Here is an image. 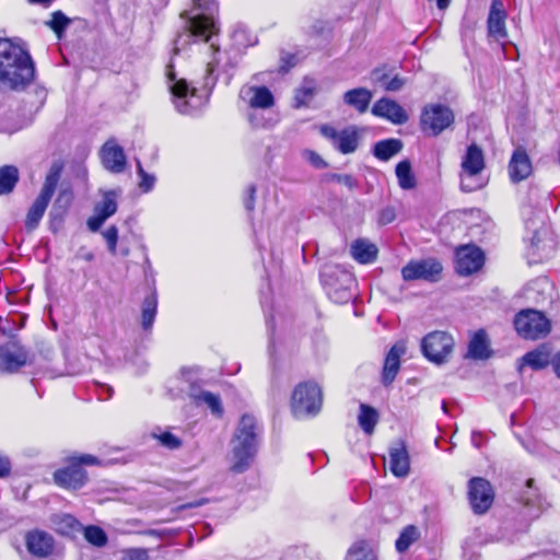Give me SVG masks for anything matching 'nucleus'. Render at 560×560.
<instances>
[{"mask_svg": "<svg viewBox=\"0 0 560 560\" xmlns=\"http://www.w3.org/2000/svg\"><path fill=\"white\" fill-rule=\"evenodd\" d=\"M34 75L35 68L28 52L9 39L0 38V89H23Z\"/></svg>", "mask_w": 560, "mask_h": 560, "instance_id": "f257e3e1", "label": "nucleus"}, {"mask_svg": "<svg viewBox=\"0 0 560 560\" xmlns=\"http://www.w3.org/2000/svg\"><path fill=\"white\" fill-rule=\"evenodd\" d=\"M258 428L256 419L244 415L235 429L231 440V466L234 474H242L248 469L257 451Z\"/></svg>", "mask_w": 560, "mask_h": 560, "instance_id": "f03ea898", "label": "nucleus"}, {"mask_svg": "<svg viewBox=\"0 0 560 560\" xmlns=\"http://www.w3.org/2000/svg\"><path fill=\"white\" fill-rule=\"evenodd\" d=\"M60 177L61 166L54 164L46 174L43 186L26 213L25 228L28 231H33L38 226L56 192Z\"/></svg>", "mask_w": 560, "mask_h": 560, "instance_id": "7ed1b4c3", "label": "nucleus"}, {"mask_svg": "<svg viewBox=\"0 0 560 560\" xmlns=\"http://www.w3.org/2000/svg\"><path fill=\"white\" fill-rule=\"evenodd\" d=\"M322 281L329 298L339 304L352 299L350 291L354 282L352 273L338 265H326L320 272Z\"/></svg>", "mask_w": 560, "mask_h": 560, "instance_id": "20e7f679", "label": "nucleus"}, {"mask_svg": "<svg viewBox=\"0 0 560 560\" xmlns=\"http://www.w3.org/2000/svg\"><path fill=\"white\" fill-rule=\"evenodd\" d=\"M182 18L187 19L185 23V31L178 34L174 40V54H178L180 49L185 48L190 43L191 38L209 42L215 33V25L212 18L205 13L188 15L187 12L182 14Z\"/></svg>", "mask_w": 560, "mask_h": 560, "instance_id": "39448f33", "label": "nucleus"}, {"mask_svg": "<svg viewBox=\"0 0 560 560\" xmlns=\"http://www.w3.org/2000/svg\"><path fill=\"white\" fill-rule=\"evenodd\" d=\"M323 404L320 387L312 382L300 384L292 395V410L295 417L315 416Z\"/></svg>", "mask_w": 560, "mask_h": 560, "instance_id": "423d86ee", "label": "nucleus"}, {"mask_svg": "<svg viewBox=\"0 0 560 560\" xmlns=\"http://www.w3.org/2000/svg\"><path fill=\"white\" fill-rule=\"evenodd\" d=\"M460 173V188L463 191L470 192L482 187V184L477 182L478 176L485 168V155L482 149L476 143H471L462 161Z\"/></svg>", "mask_w": 560, "mask_h": 560, "instance_id": "0eeeda50", "label": "nucleus"}, {"mask_svg": "<svg viewBox=\"0 0 560 560\" xmlns=\"http://www.w3.org/2000/svg\"><path fill=\"white\" fill-rule=\"evenodd\" d=\"M514 326L518 335L525 339H539L550 331V322L546 316L535 310L521 311L514 319Z\"/></svg>", "mask_w": 560, "mask_h": 560, "instance_id": "6e6552de", "label": "nucleus"}, {"mask_svg": "<svg viewBox=\"0 0 560 560\" xmlns=\"http://www.w3.org/2000/svg\"><path fill=\"white\" fill-rule=\"evenodd\" d=\"M421 128L430 136H439L454 122V114L441 104L427 105L421 113Z\"/></svg>", "mask_w": 560, "mask_h": 560, "instance_id": "1a4fd4ad", "label": "nucleus"}, {"mask_svg": "<svg viewBox=\"0 0 560 560\" xmlns=\"http://www.w3.org/2000/svg\"><path fill=\"white\" fill-rule=\"evenodd\" d=\"M454 347V340L445 331H433L422 339L423 354L434 363H442L451 354Z\"/></svg>", "mask_w": 560, "mask_h": 560, "instance_id": "9d476101", "label": "nucleus"}, {"mask_svg": "<svg viewBox=\"0 0 560 560\" xmlns=\"http://www.w3.org/2000/svg\"><path fill=\"white\" fill-rule=\"evenodd\" d=\"M319 132L342 154L353 153L358 149L359 132L355 126H349L342 130H337L335 127L325 124L319 127Z\"/></svg>", "mask_w": 560, "mask_h": 560, "instance_id": "9b49d317", "label": "nucleus"}, {"mask_svg": "<svg viewBox=\"0 0 560 560\" xmlns=\"http://www.w3.org/2000/svg\"><path fill=\"white\" fill-rule=\"evenodd\" d=\"M167 78L171 82L170 90L174 96V104L177 110L182 114H190L198 104L192 103L196 96V89L190 88L186 80L176 79L172 66H168Z\"/></svg>", "mask_w": 560, "mask_h": 560, "instance_id": "f8f14e48", "label": "nucleus"}, {"mask_svg": "<svg viewBox=\"0 0 560 560\" xmlns=\"http://www.w3.org/2000/svg\"><path fill=\"white\" fill-rule=\"evenodd\" d=\"M468 499L477 514L487 512L493 503L494 492L490 482L481 477H474L468 482Z\"/></svg>", "mask_w": 560, "mask_h": 560, "instance_id": "ddd939ff", "label": "nucleus"}, {"mask_svg": "<svg viewBox=\"0 0 560 560\" xmlns=\"http://www.w3.org/2000/svg\"><path fill=\"white\" fill-rule=\"evenodd\" d=\"M442 269L441 262L434 258L411 260L401 269V276L405 281L422 279L434 282Z\"/></svg>", "mask_w": 560, "mask_h": 560, "instance_id": "4468645a", "label": "nucleus"}, {"mask_svg": "<svg viewBox=\"0 0 560 560\" xmlns=\"http://www.w3.org/2000/svg\"><path fill=\"white\" fill-rule=\"evenodd\" d=\"M485 264L482 250L475 245H465L456 249L455 269L460 276H469L481 269Z\"/></svg>", "mask_w": 560, "mask_h": 560, "instance_id": "2eb2a0df", "label": "nucleus"}, {"mask_svg": "<svg viewBox=\"0 0 560 560\" xmlns=\"http://www.w3.org/2000/svg\"><path fill=\"white\" fill-rule=\"evenodd\" d=\"M27 351L15 341L8 342L0 347V372L15 373L26 365Z\"/></svg>", "mask_w": 560, "mask_h": 560, "instance_id": "dca6fc26", "label": "nucleus"}, {"mask_svg": "<svg viewBox=\"0 0 560 560\" xmlns=\"http://www.w3.org/2000/svg\"><path fill=\"white\" fill-rule=\"evenodd\" d=\"M26 547L34 560H59L54 556V539L45 532H31L26 536Z\"/></svg>", "mask_w": 560, "mask_h": 560, "instance_id": "f3484780", "label": "nucleus"}, {"mask_svg": "<svg viewBox=\"0 0 560 560\" xmlns=\"http://www.w3.org/2000/svg\"><path fill=\"white\" fill-rule=\"evenodd\" d=\"M54 481L65 489L77 490L88 481V474L80 465L69 460V465L54 472Z\"/></svg>", "mask_w": 560, "mask_h": 560, "instance_id": "a211bd4d", "label": "nucleus"}, {"mask_svg": "<svg viewBox=\"0 0 560 560\" xmlns=\"http://www.w3.org/2000/svg\"><path fill=\"white\" fill-rule=\"evenodd\" d=\"M240 98L250 108L266 109L275 104L273 95L266 86L244 85Z\"/></svg>", "mask_w": 560, "mask_h": 560, "instance_id": "6ab92c4d", "label": "nucleus"}, {"mask_svg": "<svg viewBox=\"0 0 560 560\" xmlns=\"http://www.w3.org/2000/svg\"><path fill=\"white\" fill-rule=\"evenodd\" d=\"M389 470L397 478H405L410 472V457L407 445L398 440L389 447Z\"/></svg>", "mask_w": 560, "mask_h": 560, "instance_id": "aec40b11", "label": "nucleus"}, {"mask_svg": "<svg viewBox=\"0 0 560 560\" xmlns=\"http://www.w3.org/2000/svg\"><path fill=\"white\" fill-rule=\"evenodd\" d=\"M506 11L502 0H492L487 20L488 34L495 40L505 39L508 31L505 25Z\"/></svg>", "mask_w": 560, "mask_h": 560, "instance_id": "412c9836", "label": "nucleus"}, {"mask_svg": "<svg viewBox=\"0 0 560 560\" xmlns=\"http://www.w3.org/2000/svg\"><path fill=\"white\" fill-rule=\"evenodd\" d=\"M101 159L104 167L112 173H122L126 168L124 149L114 140L106 141L101 149Z\"/></svg>", "mask_w": 560, "mask_h": 560, "instance_id": "4be33fe9", "label": "nucleus"}, {"mask_svg": "<svg viewBox=\"0 0 560 560\" xmlns=\"http://www.w3.org/2000/svg\"><path fill=\"white\" fill-rule=\"evenodd\" d=\"M508 168L512 183L525 180L532 174V161L524 148L518 147L514 150Z\"/></svg>", "mask_w": 560, "mask_h": 560, "instance_id": "5701e85b", "label": "nucleus"}, {"mask_svg": "<svg viewBox=\"0 0 560 560\" xmlns=\"http://www.w3.org/2000/svg\"><path fill=\"white\" fill-rule=\"evenodd\" d=\"M372 114L386 118L395 125H402L408 120L406 110L394 100L383 97L372 107Z\"/></svg>", "mask_w": 560, "mask_h": 560, "instance_id": "b1692460", "label": "nucleus"}, {"mask_svg": "<svg viewBox=\"0 0 560 560\" xmlns=\"http://www.w3.org/2000/svg\"><path fill=\"white\" fill-rule=\"evenodd\" d=\"M407 347L405 341L396 342L386 355L383 368V383L390 384L400 368V357L406 353Z\"/></svg>", "mask_w": 560, "mask_h": 560, "instance_id": "393cba45", "label": "nucleus"}, {"mask_svg": "<svg viewBox=\"0 0 560 560\" xmlns=\"http://www.w3.org/2000/svg\"><path fill=\"white\" fill-rule=\"evenodd\" d=\"M372 98V92L365 88L352 89L343 94V102L357 109L360 114L368 110Z\"/></svg>", "mask_w": 560, "mask_h": 560, "instance_id": "a878e982", "label": "nucleus"}, {"mask_svg": "<svg viewBox=\"0 0 560 560\" xmlns=\"http://www.w3.org/2000/svg\"><path fill=\"white\" fill-rule=\"evenodd\" d=\"M490 342L483 329L476 331L468 345V357L476 360H485L490 357Z\"/></svg>", "mask_w": 560, "mask_h": 560, "instance_id": "bb28decb", "label": "nucleus"}, {"mask_svg": "<svg viewBox=\"0 0 560 560\" xmlns=\"http://www.w3.org/2000/svg\"><path fill=\"white\" fill-rule=\"evenodd\" d=\"M351 255L360 264H370L376 259L377 247L365 240H357L351 245Z\"/></svg>", "mask_w": 560, "mask_h": 560, "instance_id": "cd10ccee", "label": "nucleus"}, {"mask_svg": "<svg viewBox=\"0 0 560 560\" xmlns=\"http://www.w3.org/2000/svg\"><path fill=\"white\" fill-rule=\"evenodd\" d=\"M158 312V295L156 292H151L144 298L141 305V326L144 330H150L154 323Z\"/></svg>", "mask_w": 560, "mask_h": 560, "instance_id": "c85d7f7f", "label": "nucleus"}, {"mask_svg": "<svg viewBox=\"0 0 560 560\" xmlns=\"http://www.w3.org/2000/svg\"><path fill=\"white\" fill-rule=\"evenodd\" d=\"M402 149V142L399 139H387L375 143L373 153L382 160L388 161L394 155L398 154Z\"/></svg>", "mask_w": 560, "mask_h": 560, "instance_id": "c756f323", "label": "nucleus"}, {"mask_svg": "<svg viewBox=\"0 0 560 560\" xmlns=\"http://www.w3.org/2000/svg\"><path fill=\"white\" fill-rule=\"evenodd\" d=\"M55 529L65 536L73 535L81 530V524L70 514H59L52 517Z\"/></svg>", "mask_w": 560, "mask_h": 560, "instance_id": "7c9ffc66", "label": "nucleus"}, {"mask_svg": "<svg viewBox=\"0 0 560 560\" xmlns=\"http://www.w3.org/2000/svg\"><path fill=\"white\" fill-rule=\"evenodd\" d=\"M73 200V194L70 189H62L59 191L51 211L50 217L54 220H62L66 213L68 212Z\"/></svg>", "mask_w": 560, "mask_h": 560, "instance_id": "2f4dec72", "label": "nucleus"}, {"mask_svg": "<svg viewBox=\"0 0 560 560\" xmlns=\"http://www.w3.org/2000/svg\"><path fill=\"white\" fill-rule=\"evenodd\" d=\"M19 182V170L13 165L0 167V195L10 194Z\"/></svg>", "mask_w": 560, "mask_h": 560, "instance_id": "473e14b6", "label": "nucleus"}, {"mask_svg": "<svg viewBox=\"0 0 560 560\" xmlns=\"http://www.w3.org/2000/svg\"><path fill=\"white\" fill-rule=\"evenodd\" d=\"M358 421L366 434H372L378 421V413L373 407L361 404Z\"/></svg>", "mask_w": 560, "mask_h": 560, "instance_id": "72a5a7b5", "label": "nucleus"}, {"mask_svg": "<svg viewBox=\"0 0 560 560\" xmlns=\"http://www.w3.org/2000/svg\"><path fill=\"white\" fill-rule=\"evenodd\" d=\"M117 197L118 194L115 190L105 191L103 200L95 205L94 212L108 219L117 211Z\"/></svg>", "mask_w": 560, "mask_h": 560, "instance_id": "f704fd0d", "label": "nucleus"}, {"mask_svg": "<svg viewBox=\"0 0 560 560\" xmlns=\"http://www.w3.org/2000/svg\"><path fill=\"white\" fill-rule=\"evenodd\" d=\"M396 176L402 189H411L416 186V178L409 161L405 160L396 165Z\"/></svg>", "mask_w": 560, "mask_h": 560, "instance_id": "c9c22d12", "label": "nucleus"}, {"mask_svg": "<svg viewBox=\"0 0 560 560\" xmlns=\"http://www.w3.org/2000/svg\"><path fill=\"white\" fill-rule=\"evenodd\" d=\"M420 537L419 529L413 525L406 526L400 533L398 539L396 540V549L399 552L406 551L411 544L417 541Z\"/></svg>", "mask_w": 560, "mask_h": 560, "instance_id": "e433bc0d", "label": "nucleus"}, {"mask_svg": "<svg viewBox=\"0 0 560 560\" xmlns=\"http://www.w3.org/2000/svg\"><path fill=\"white\" fill-rule=\"evenodd\" d=\"M548 363H549L548 353L540 351V350H535V351L527 352L522 358V364L520 366V370L523 368V365H528V366L533 368L534 370H540V369H544L545 366H547Z\"/></svg>", "mask_w": 560, "mask_h": 560, "instance_id": "4c0bfd02", "label": "nucleus"}, {"mask_svg": "<svg viewBox=\"0 0 560 560\" xmlns=\"http://www.w3.org/2000/svg\"><path fill=\"white\" fill-rule=\"evenodd\" d=\"M195 400L197 404H206L217 416H221L223 412L221 399L215 394L210 392H201L195 396Z\"/></svg>", "mask_w": 560, "mask_h": 560, "instance_id": "58836bf2", "label": "nucleus"}, {"mask_svg": "<svg viewBox=\"0 0 560 560\" xmlns=\"http://www.w3.org/2000/svg\"><path fill=\"white\" fill-rule=\"evenodd\" d=\"M373 78L375 81L381 82L386 91L395 92L399 91L405 85V80L398 75L389 79L386 73H381V71L375 70L373 72Z\"/></svg>", "mask_w": 560, "mask_h": 560, "instance_id": "ea45409f", "label": "nucleus"}, {"mask_svg": "<svg viewBox=\"0 0 560 560\" xmlns=\"http://www.w3.org/2000/svg\"><path fill=\"white\" fill-rule=\"evenodd\" d=\"M70 23L71 20L68 16H66L61 11H56L51 14V20L46 22V25L55 32L58 38H61Z\"/></svg>", "mask_w": 560, "mask_h": 560, "instance_id": "a19ab883", "label": "nucleus"}, {"mask_svg": "<svg viewBox=\"0 0 560 560\" xmlns=\"http://www.w3.org/2000/svg\"><path fill=\"white\" fill-rule=\"evenodd\" d=\"M316 94V86L313 82L305 83L296 90L294 101L295 106L301 107L307 105Z\"/></svg>", "mask_w": 560, "mask_h": 560, "instance_id": "79ce46f5", "label": "nucleus"}, {"mask_svg": "<svg viewBox=\"0 0 560 560\" xmlns=\"http://www.w3.org/2000/svg\"><path fill=\"white\" fill-rule=\"evenodd\" d=\"M84 537L85 539L96 546V547H103L107 542V536L105 532L98 527V526H88L84 528Z\"/></svg>", "mask_w": 560, "mask_h": 560, "instance_id": "37998d69", "label": "nucleus"}, {"mask_svg": "<svg viewBox=\"0 0 560 560\" xmlns=\"http://www.w3.org/2000/svg\"><path fill=\"white\" fill-rule=\"evenodd\" d=\"M349 556L353 560H375L376 558L373 550L364 542L354 544L349 550Z\"/></svg>", "mask_w": 560, "mask_h": 560, "instance_id": "c03bdc74", "label": "nucleus"}, {"mask_svg": "<svg viewBox=\"0 0 560 560\" xmlns=\"http://www.w3.org/2000/svg\"><path fill=\"white\" fill-rule=\"evenodd\" d=\"M153 436L165 448L177 450L182 446V440L168 431L161 432V433H153Z\"/></svg>", "mask_w": 560, "mask_h": 560, "instance_id": "a18cd8bd", "label": "nucleus"}, {"mask_svg": "<svg viewBox=\"0 0 560 560\" xmlns=\"http://www.w3.org/2000/svg\"><path fill=\"white\" fill-rule=\"evenodd\" d=\"M137 172L141 178L139 183L140 189L144 192L150 191L154 186L155 177L144 172L140 161H137Z\"/></svg>", "mask_w": 560, "mask_h": 560, "instance_id": "49530a36", "label": "nucleus"}, {"mask_svg": "<svg viewBox=\"0 0 560 560\" xmlns=\"http://www.w3.org/2000/svg\"><path fill=\"white\" fill-rule=\"evenodd\" d=\"M103 237L105 238L108 250L115 255L116 254V247H117V241H118V230L116 226L112 225L108 229H106L103 233Z\"/></svg>", "mask_w": 560, "mask_h": 560, "instance_id": "de8ad7c7", "label": "nucleus"}, {"mask_svg": "<svg viewBox=\"0 0 560 560\" xmlns=\"http://www.w3.org/2000/svg\"><path fill=\"white\" fill-rule=\"evenodd\" d=\"M303 156L310 164H312L316 168L320 170L327 166V163L324 161V159L315 151L305 150L303 152Z\"/></svg>", "mask_w": 560, "mask_h": 560, "instance_id": "09e8293b", "label": "nucleus"}, {"mask_svg": "<svg viewBox=\"0 0 560 560\" xmlns=\"http://www.w3.org/2000/svg\"><path fill=\"white\" fill-rule=\"evenodd\" d=\"M121 560H149V556L145 549L133 548L124 551Z\"/></svg>", "mask_w": 560, "mask_h": 560, "instance_id": "8fccbe9b", "label": "nucleus"}, {"mask_svg": "<svg viewBox=\"0 0 560 560\" xmlns=\"http://www.w3.org/2000/svg\"><path fill=\"white\" fill-rule=\"evenodd\" d=\"M396 219V210L393 207H386L381 210L378 214V223L386 225L392 223Z\"/></svg>", "mask_w": 560, "mask_h": 560, "instance_id": "3c124183", "label": "nucleus"}, {"mask_svg": "<svg viewBox=\"0 0 560 560\" xmlns=\"http://www.w3.org/2000/svg\"><path fill=\"white\" fill-rule=\"evenodd\" d=\"M70 460L73 462L74 464L80 465V467H82V465L93 466V465H97L100 463L97 457H95L93 455H89V454L73 456L70 458Z\"/></svg>", "mask_w": 560, "mask_h": 560, "instance_id": "603ef678", "label": "nucleus"}, {"mask_svg": "<svg viewBox=\"0 0 560 560\" xmlns=\"http://www.w3.org/2000/svg\"><path fill=\"white\" fill-rule=\"evenodd\" d=\"M107 219L105 217H103L102 214H98V213H95L94 212V215H92L89 220H88V226L91 231L93 232H96L101 229V226L103 225V223L106 221Z\"/></svg>", "mask_w": 560, "mask_h": 560, "instance_id": "864d4df0", "label": "nucleus"}, {"mask_svg": "<svg viewBox=\"0 0 560 560\" xmlns=\"http://www.w3.org/2000/svg\"><path fill=\"white\" fill-rule=\"evenodd\" d=\"M295 56L292 54H284L281 56V65L280 70L283 72H288L290 68H292L295 65Z\"/></svg>", "mask_w": 560, "mask_h": 560, "instance_id": "5fc2aeb1", "label": "nucleus"}, {"mask_svg": "<svg viewBox=\"0 0 560 560\" xmlns=\"http://www.w3.org/2000/svg\"><path fill=\"white\" fill-rule=\"evenodd\" d=\"M194 5L197 9L202 10L205 13H211L215 8L213 0H194Z\"/></svg>", "mask_w": 560, "mask_h": 560, "instance_id": "6e6d98bb", "label": "nucleus"}, {"mask_svg": "<svg viewBox=\"0 0 560 560\" xmlns=\"http://www.w3.org/2000/svg\"><path fill=\"white\" fill-rule=\"evenodd\" d=\"M334 179H336L339 184L347 186L352 189L357 183L351 175L348 174H336L334 175Z\"/></svg>", "mask_w": 560, "mask_h": 560, "instance_id": "4d7b16f0", "label": "nucleus"}, {"mask_svg": "<svg viewBox=\"0 0 560 560\" xmlns=\"http://www.w3.org/2000/svg\"><path fill=\"white\" fill-rule=\"evenodd\" d=\"M486 438L482 432L474 431L471 433V443L475 447L479 448L485 443Z\"/></svg>", "mask_w": 560, "mask_h": 560, "instance_id": "13d9d810", "label": "nucleus"}, {"mask_svg": "<svg viewBox=\"0 0 560 560\" xmlns=\"http://www.w3.org/2000/svg\"><path fill=\"white\" fill-rule=\"evenodd\" d=\"M255 192H256L255 187L254 186H249L248 187V198L245 200V207L249 211H252L254 209Z\"/></svg>", "mask_w": 560, "mask_h": 560, "instance_id": "bf43d9fd", "label": "nucleus"}, {"mask_svg": "<svg viewBox=\"0 0 560 560\" xmlns=\"http://www.w3.org/2000/svg\"><path fill=\"white\" fill-rule=\"evenodd\" d=\"M10 463L7 458L0 457V477H4L10 471Z\"/></svg>", "mask_w": 560, "mask_h": 560, "instance_id": "052dcab7", "label": "nucleus"}, {"mask_svg": "<svg viewBox=\"0 0 560 560\" xmlns=\"http://www.w3.org/2000/svg\"><path fill=\"white\" fill-rule=\"evenodd\" d=\"M552 364L556 375L560 378V350L556 353Z\"/></svg>", "mask_w": 560, "mask_h": 560, "instance_id": "680f3d73", "label": "nucleus"}, {"mask_svg": "<svg viewBox=\"0 0 560 560\" xmlns=\"http://www.w3.org/2000/svg\"><path fill=\"white\" fill-rule=\"evenodd\" d=\"M206 502H207V500L202 499V500H199V501H194V502L186 503L182 508L183 509L198 508V506L205 504Z\"/></svg>", "mask_w": 560, "mask_h": 560, "instance_id": "e2e57ef3", "label": "nucleus"}, {"mask_svg": "<svg viewBox=\"0 0 560 560\" xmlns=\"http://www.w3.org/2000/svg\"><path fill=\"white\" fill-rule=\"evenodd\" d=\"M218 63H219V61L215 60V59L209 61L208 65H207V73L211 74L214 71V69L218 66Z\"/></svg>", "mask_w": 560, "mask_h": 560, "instance_id": "0e129e2a", "label": "nucleus"}, {"mask_svg": "<svg viewBox=\"0 0 560 560\" xmlns=\"http://www.w3.org/2000/svg\"><path fill=\"white\" fill-rule=\"evenodd\" d=\"M523 501H524V504L527 505V506H532V505L536 504L534 498L532 495H529V494H524Z\"/></svg>", "mask_w": 560, "mask_h": 560, "instance_id": "69168bd1", "label": "nucleus"}, {"mask_svg": "<svg viewBox=\"0 0 560 560\" xmlns=\"http://www.w3.org/2000/svg\"><path fill=\"white\" fill-rule=\"evenodd\" d=\"M539 243H540V237H539V232H537V233H535V235L532 238V244H533V246L537 247V249H539Z\"/></svg>", "mask_w": 560, "mask_h": 560, "instance_id": "338daca9", "label": "nucleus"}, {"mask_svg": "<svg viewBox=\"0 0 560 560\" xmlns=\"http://www.w3.org/2000/svg\"><path fill=\"white\" fill-rule=\"evenodd\" d=\"M244 36V32L243 31H238V32H235L234 34V39L236 43H240V39Z\"/></svg>", "mask_w": 560, "mask_h": 560, "instance_id": "774afa93", "label": "nucleus"}]
</instances>
